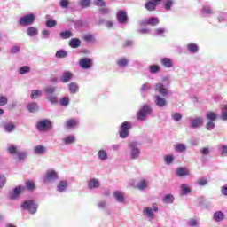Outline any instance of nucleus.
<instances>
[{
	"label": "nucleus",
	"mask_w": 227,
	"mask_h": 227,
	"mask_svg": "<svg viewBox=\"0 0 227 227\" xmlns=\"http://www.w3.org/2000/svg\"><path fill=\"white\" fill-rule=\"evenodd\" d=\"M57 25L58 22L54 20H49L48 21H46L47 27H56Z\"/></svg>",
	"instance_id": "obj_58"
},
{
	"label": "nucleus",
	"mask_w": 227,
	"mask_h": 227,
	"mask_svg": "<svg viewBox=\"0 0 227 227\" xmlns=\"http://www.w3.org/2000/svg\"><path fill=\"white\" fill-rule=\"evenodd\" d=\"M22 210H27L29 214L34 215L38 210V204L35 203V200H25L21 205Z\"/></svg>",
	"instance_id": "obj_5"
},
{
	"label": "nucleus",
	"mask_w": 227,
	"mask_h": 227,
	"mask_svg": "<svg viewBox=\"0 0 227 227\" xmlns=\"http://www.w3.org/2000/svg\"><path fill=\"white\" fill-rule=\"evenodd\" d=\"M98 12L101 15H109V13H111V9L107 8V7H102L98 10Z\"/></svg>",
	"instance_id": "obj_56"
},
{
	"label": "nucleus",
	"mask_w": 227,
	"mask_h": 227,
	"mask_svg": "<svg viewBox=\"0 0 227 227\" xmlns=\"http://www.w3.org/2000/svg\"><path fill=\"white\" fill-rule=\"evenodd\" d=\"M188 226H190V227H196V226H198V220H196L194 218H191L188 221Z\"/></svg>",
	"instance_id": "obj_63"
},
{
	"label": "nucleus",
	"mask_w": 227,
	"mask_h": 227,
	"mask_svg": "<svg viewBox=\"0 0 227 227\" xmlns=\"http://www.w3.org/2000/svg\"><path fill=\"white\" fill-rule=\"evenodd\" d=\"M94 4L99 8H104V6H106V2L104 0H94Z\"/></svg>",
	"instance_id": "obj_60"
},
{
	"label": "nucleus",
	"mask_w": 227,
	"mask_h": 227,
	"mask_svg": "<svg viewBox=\"0 0 227 227\" xmlns=\"http://www.w3.org/2000/svg\"><path fill=\"white\" fill-rule=\"evenodd\" d=\"M130 129H132V122L130 121L122 122L119 128L120 137L121 139H127V137H129V135L130 134V132L129 131L130 130Z\"/></svg>",
	"instance_id": "obj_4"
},
{
	"label": "nucleus",
	"mask_w": 227,
	"mask_h": 227,
	"mask_svg": "<svg viewBox=\"0 0 227 227\" xmlns=\"http://www.w3.org/2000/svg\"><path fill=\"white\" fill-rule=\"evenodd\" d=\"M26 187L28 191H35V183L32 181H27L26 183Z\"/></svg>",
	"instance_id": "obj_62"
},
{
	"label": "nucleus",
	"mask_w": 227,
	"mask_h": 227,
	"mask_svg": "<svg viewBox=\"0 0 227 227\" xmlns=\"http://www.w3.org/2000/svg\"><path fill=\"white\" fill-rule=\"evenodd\" d=\"M33 152L35 155H45V153H47V147L42 145H35L33 148Z\"/></svg>",
	"instance_id": "obj_20"
},
{
	"label": "nucleus",
	"mask_w": 227,
	"mask_h": 227,
	"mask_svg": "<svg viewBox=\"0 0 227 227\" xmlns=\"http://www.w3.org/2000/svg\"><path fill=\"white\" fill-rule=\"evenodd\" d=\"M213 219L215 221V223H221L222 221H224V213L222 211H216L213 215Z\"/></svg>",
	"instance_id": "obj_26"
},
{
	"label": "nucleus",
	"mask_w": 227,
	"mask_h": 227,
	"mask_svg": "<svg viewBox=\"0 0 227 227\" xmlns=\"http://www.w3.org/2000/svg\"><path fill=\"white\" fill-rule=\"evenodd\" d=\"M55 56L56 58L62 59V58H67V56H68V53L64 50H59L56 52Z\"/></svg>",
	"instance_id": "obj_51"
},
{
	"label": "nucleus",
	"mask_w": 227,
	"mask_h": 227,
	"mask_svg": "<svg viewBox=\"0 0 227 227\" xmlns=\"http://www.w3.org/2000/svg\"><path fill=\"white\" fill-rule=\"evenodd\" d=\"M177 176H189V171L185 168H178L176 169Z\"/></svg>",
	"instance_id": "obj_39"
},
{
	"label": "nucleus",
	"mask_w": 227,
	"mask_h": 227,
	"mask_svg": "<svg viewBox=\"0 0 227 227\" xmlns=\"http://www.w3.org/2000/svg\"><path fill=\"white\" fill-rule=\"evenodd\" d=\"M68 88H69V92L72 95H75V93H77V91H79V85H77V83H75V82H71L68 85Z\"/></svg>",
	"instance_id": "obj_34"
},
{
	"label": "nucleus",
	"mask_w": 227,
	"mask_h": 227,
	"mask_svg": "<svg viewBox=\"0 0 227 227\" xmlns=\"http://www.w3.org/2000/svg\"><path fill=\"white\" fill-rule=\"evenodd\" d=\"M154 104L158 107H166L168 106V101H166V98L156 95L154 96Z\"/></svg>",
	"instance_id": "obj_17"
},
{
	"label": "nucleus",
	"mask_w": 227,
	"mask_h": 227,
	"mask_svg": "<svg viewBox=\"0 0 227 227\" xmlns=\"http://www.w3.org/2000/svg\"><path fill=\"white\" fill-rule=\"evenodd\" d=\"M218 152L222 157H227V145H220L218 146Z\"/></svg>",
	"instance_id": "obj_40"
},
{
	"label": "nucleus",
	"mask_w": 227,
	"mask_h": 227,
	"mask_svg": "<svg viewBox=\"0 0 227 227\" xmlns=\"http://www.w3.org/2000/svg\"><path fill=\"white\" fill-rule=\"evenodd\" d=\"M16 155H18L19 160H24V159H26V157H27V152H26V151L19 152V153H17Z\"/></svg>",
	"instance_id": "obj_53"
},
{
	"label": "nucleus",
	"mask_w": 227,
	"mask_h": 227,
	"mask_svg": "<svg viewBox=\"0 0 227 227\" xmlns=\"http://www.w3.org/2000/svg\"><path fill=\"white\" fill-rule=\"evenodd\" d=\"M186 49L189 51V52H191V54H196L200 51V47L194 43H188L186 45Z\"/></svg>",
	"instance_id": "obj_24"
},
{
	"label": "nucleus",
	"mask_w": 227,
	"mask_h": 227,
	"mask_svg": "<svg viewBox=\"0 0 227 227\" xmlns=\"http://www.w3.org/2000/svg\"><path fill=\"white\" fill-rule=\"evenodd\" d=\"M168 88H169V86H166L161 82H158L154 85L155 91H158V93H160V95L162 97L168 95L169 91L168 90Z\"/></svg>",
	"instance_id": "obj_11"
},
{
	"label": "nucleus",
	"mask_w": 227,
	"mask_h": 227,
	"mask_svg": "<svg viewBox=\"0 0 227 227\" xmlns=\"http://www.w3.org/2000/svg\"><path fill=\"white\" fill-rule=\"evenodd\" d=\"M174 148L176 152H177L178 153H184V152H186L187 150V145L185 144L179 143V144H176L174 146Z\"/></svg>",
	"instance_id": "obj_31"
},
{
	"label": "nucleus",
	"mask_w": 227,
	"mask_h": 227,
	"mask_svg": "<svg viewBox=\"0 0 227 227\" xmlns=\"http://www.w3.org/2000/svg\"><path fill=\"white\" fill-rule=\"evenodd\" d=\"M206 118L207 120H209V121H215L217 120V114L214 112H207Z\"/></svg>",
	"instance_id": "obj_43"
},
{
	"label": "nucleus",
	"mask_w": 227,
	"mask_h": 227,
	"mask_svg": "<svg viewBox=\"0 0 227 227\" xmlns=\"http://www.w3.org/2000/svg\"><path fill=\"white\" fill-rule=\"evenodd\" d=\"M29 72H31V67H29V66H23L19 69V74L20 75H25V74H29Z\"/></svg>",
	"instance_id": "obj_45"
},
{
	"label": "nucleus",
	"mask_w": 227,
	"mask_h": 227,
	"mask_svg": "<svg viewBox=\"0 0 227 227\" xmlns=\"http://www.w3.org/2000/svg\"><path fill=\"white\" fill-rule=\"evenodd\" d=\"M100 187V180L97 178H91L88 181V189L93 191V189H98Z\"/></svg>",
	"instance_id": "obj_18"
},
{
	"label": "nucleus",
	"mask_w": 227,
	"mask_h": 227,
	"mask_svg": "<svg viewBox=\"0 0 227 227\" xmlns=\"http://www.w3.org/2000/svg\"><path fill=\"white\" fill-rule=\"evenodd\" d=\"M201 13L202 15H206V16L212 15L213 13L212 7L208 5H204L202 7Z\"/></svg>",
	"instance_id": "obj_41"
},
{
	"label": "nucleus",
	"mask_w": 227,
	"mask_h": 227,
	"mask_svg": "<svg viewBox=\"0 0 227 227\" xmlns=\"http://www.w3.org/2000/svg\"><path fill=\"white\" fill-rule=\"evenodd\" d=\"M27 109L29 111V113H36V111L40 109V106L36 102H32L27 106Z\"/></svg>",
	"instance_id": "obj_29"
},
{
	"label": "nucleus",
	"mask_w": 227,
	"mask_h": 227,
	"mask_svg": "<svg viewBox=\"0 0 227 227\" xmlns=\"http://www.w3.org/2000/svg\"><path fill=\"white\" fill-rule=\"evenodd\" d=\"M171 118L174 120V121H180L182 120V114L174 113L171 114Z\"/></svg>",
	"instance_id": "obj_54"
},
{
	"label": "nucleus",
	"mask_w": 227,
	"mask_h": 227,
	"mask_svg": "<svg viewBox=\"0 0 227 227\" xmlns=\"http://www.w3.org/2000/svg\"><path fill=\"white\" fill-rule=\"evenodd\" d=\"M155 8H157L156 2L150 1L145 4V10H147V12H153V10H155Z\"/></svg>",
	"instance_id": "obj_35"
},
{
	"label": "nucleus",
	"mask_w": 227,
	"mask_h": 227,
	"mask_svg": "<svg viewBox=\"0 0 227 227\" xmlns=\"http://www.w3.org/2000/svg\"><path fill=\"white\" fill-rule=\"evenodd\" d=\"M157 212H159V207H157L156 203H153L152 207H145L143 209V214L147 219H153Z\"/></svg>",
	"instance_id": "obj_6"
},
{
	"label": "nucleus",
	"mask_w": 227,
	"mask_h": 227,
	"mask_svg": "<svg viewBox=\"0 0 227 227\" xmlns=\"http://www.w3.org/2000/svg\"><path fill=\"white\" fill-rule=\"evenodd\" d=\"M116 18L119 24H127V22H129V16L127 15V12L123 10L117 12Z\"/></svg>",
	"instance_id": "obj_12"
},
{
	"label": "nucleus",
	"mask_w": 227,
	"mask_h": 227,
	"mask_svg": "<svg viewBox=\"0 0 227 227\" xmlns=\"http://www.w3.org/2000/svg\"><path fill=\"white\" fill-rule=\"evenodd\" d=\"M149 72H150V74H157V73L160 72V67H159L157 65L149 66Z\"/></svg>",
	"instance_id": "obj_47"
},
{
	"label": "nucleus",
	"mask_w": 227,
	"mask_h": 227,
	"mask_svg": "<svg viewBox=\"0 0 227 227\" xmlns=\"http://www.w3.org/2000/svg\"><path fill=\"white\" fill-rule=\"evenodd\" d=\"M150 181L148 179H140L137 184V189H138V191H145L148 189Z\"/></svg>",
	"instance_id": "obj_19"
},
{
	"label": "nucleus",
	"mask_w": 227,
	"mask_h": 227,
	"mask_svg": "<svg viewBox=\"0 0 227 227\" xmlns=\"http://www.w3.org/2000/svg\"><path fill=\"white\" fill-rule=\"evenodd\" d=\"M59 179V176L57 171L50 169L47 170L44 177H43V182L44 184H54L56 180Z\"/></svg>",
	"instance_id": "obj_7"
},
{
	"label": "nucleus",
	"mask_w": 227,
	"mask_h": 227,
	"mask_svg": "<svg viewBox=\"0 0 227 227\" xmlns=\"http://www.w3.org/2000/svg\"><path fill=\"white\" fill-rule=\"evenodd\" d=\"M78 4L81 8H90L91 0H79Z\"/></svg>",
	"instance_id": "obj_42"
},
{
	"label": "nucleus",
	"mask_w": 227,
	"mask_h": 227,
	"mask_svg": "<svg viewBox=\"0 0 227 227\" xmlns=\"http://www.w3.org/2000/svg\"><path fill=\"white\" fill-rule=\"evenodd\" d=\"M59 36L62 40H68V38H72L74 34L70 30H65L60 32Z\"/></svg>",
	"instance_id": "obj_32"
},
{
	"label": "nucleus",
	"mask_w": 227,
	"mask_h": 227,
	"mask_svg": "<svg viewBox=\"0 0 227 227\" xmlns=\"http://www.w3.org/2000/svg\"><path fill=\"white\" fill-rule=\"evenodd\" d=\"M68 189V181L67 180H60L57 184V191L58 192H65Z\"/></svg>",
	"instance_id": "obj_23"
},
{
	"label": "nucleus",
	"mask_w": 227,
	"mask_h": 227,
	"mask_svg": "<svg viewBox=\"0 0 227 227\" xmlns=\"http://www.w3.org/2000/svg\"><path fill=\"white\" fill-rule=\"evenodd\" d=\"M38 97H42V90H33L30 93V98L32 100H35Z\"/></svg>",
	"instance_id": "obj_44"
},
{
	"label": "nucleus",
	"mask_w": 227,
	"mask_h": 227,
	"mask_svg": "<svg viewBox=\"0 0 227 227\" xmlns=\"http://www.w3.org/2000/svg\"><path fill=\"white\" fill-rule=\"evenodd\" d=\"M79 65L83 70H88L93 67V60L90 58H82L79 60Z\"/></svg>",
	"instance_id": "obj_14"
},
{
	"label": "nucleus",
	"mask_w": 227,
	"mask_h": 227,
	"mask_svg": "<svg viewBox=\"0 0 227 227\" xmlns=\"http://www.w3.org/2000/svg\"><path fill=\"white\" fill-rule=\"evenodd\" d=\"M7 150H8V153H11V155H17V153H19V152L17 151V146L13 145H8Z\"/></svg>",
	"instance_id": "obj_48"
},
{
	"label": "nucleus",
	"mask_w": 227,
	"mask_h": 227,
	"mask_svg": "<svg viewBox=\"0 0 227 227\" xmlns=\"http://www.w3.org/2000/svg\"><path fill=\"white\" fill-rule=\"evenodd\" d=\"M59 104L60 106H62L63 107H67V106H68V104H70V98H62L59 100Z\"/></svg>",
	"instance_id": "obj_52"
},
{
	"label": "nucleus",
	"mask_w": 227,
	"mask_h": 227,
	"mask_svg": "<svg viewBox=\"0 0 227 227\" xmlns=\"http://www.w3.org/2000/svg\"><path fill=\"white\" fill-rule=\"evenodd\" d=\"M114 198L117 203H125V193L121 191H115L114 192Z\"/></svg>",
	"instance_id": "obj_22"
},
{
	"label": "nucleus",
	"mask_w": 227,
	"mask_h": 227,
	"mask_svg": "<svg viewBox=\"0 0 227 227\" xmlns=\"http://www.w3.org/2000/svg\"><path fill=\"white\" fill-rule=\"evenodd\" d=\"M160 63L165 68H171L173 67V60L169 58L161 59Z\"/></svg>",
	"instance_id": "obj_30"
},
{
	"label": "nucleus",
	"mask_w": 227,
	"mask_h": 227,
	"mask_svg": "<svg viewBox=\"0 0 227 227\" xmlns=\"http://www.w3.org/2000/svg\"><path fill=\"white\" fill-rule=\"evenodd\" d=\"M221 118L223 121H227V106L222 109Z\"/></svg>",
	"instance_id": "obj_61"
},
{
	"label": "nucleus",
	"mask_w": 227,
	"mask_h": 227,
	"mask_svg": "<svg viewBox=\"0 0 227 227\" xmlns=\"http://www.w3.org/2000/svg\"><path fill=\"white\" fill-rule=\"evenodd\" d=\"M98 157L99 160H107L109 159V155H107V152L106 150L101 149L98 152Z\"/></svg>",
	"instance_id": "obj_33"
},
{
	"label": "nucleus",
	"mask_w": 227,
	"mask_h": 227,
	"mask_svg": "<svg viewBox=\"0 0 227 227\" xmlns=\"http://www.w3.org/2000/svg\"><path fill=\"white\" fill-rule=\"evenodd\" d=\"M36 17L34 13H28L27 15H24L23 17L20 18L19 20V25L20 26H33Z\"/></svg>",
	"instance_id": "obj_8"
},
{
	"label": "nucleus",
	"mask_w": 227,
	"mask_h": 227,
	"mask_svg": "<svg viewBox=\"0 0 227 227\" xmlns=\"http://www.w3.org/2000/svg\"><path fill=\"white\" fill-rule=\"evenodd\" d=\"M153 113L152 106L150 105L145 104L142 106V108L137 113V120L138 121H145L146 120V116H150Z\"/></svg>",
	"instance_id": "obj_3"
},
{
	"label": "nucleus",
	"mask_w": 227,
	"mask_h": 227,
	"mask_svg": "<svg viewBox=\"0 0 227 227\" xmlns=\"http://www.w3.org/2000/svg\"><path fill=\"white\" fill-rule=\"evenodd\" d=\"M163 160L167 166H169L170 164H173V161L175 160V156H173L172 154H167L164 156Z\"/></svg>",
	"instance_id": "obj_37"
},
{
	"label": "nucleus",
	"mask_w": 227,
	"mask_h": 227,
	"mask_svg": "<svg viewBox=\"0 0 227 227\" xmlns=\"http://www.w3.org/2000/svg\"><path fill=\"white\" fill-rule=\"evenodd\" d=\"M24 186H17L13 189V191L9 192V198L10 200H17L19 196H20V193L24 191Z\"/></svg>",
	"instance_id": "obj_15"
},
{
	"label": "nucleus",
	"mask_w": 227,
	"mask_h": 227,
	"mask_svg": "<svg viewBox=\"0 0 227 227\" xmlns=\"http://www.w3.org/2000/svg\"><path fill=\"white\" fill-rule=\"evenodd\" d=\"M126 155L130 160L141 159V145L138 142H129L127 145Z\"/></svg>",
	"instance_id": "obj_1"
},
{
	"label": "nucleus",
	"mask_w": 227,
	"mask_h": 227,
	"mask_svg": "<svg viewBox=\"0 0 227 227\" xmlns=\"http://www.w3.org/2000/svg\"><path fill=\"white\" fill-rule=\"evenodd\" d=\"M159 18L151 17L148 19V26H159Z\"/></svg>",
	"instance_id": "obj_46"
},
{
	"label": "nucleus",
	"mask_w": 227,
	"mask_h": 227,
	"mask_svg": "<svg viewBox=\"0 0 227 227\" xmlns=\"http://www.w3.org/2000/svg\"><path fill=\"white\" fill-rule=\"evenodd\" d=\"M189 121L192 129H200L204 121L201 116L191 117Z\"/></svg>",
	"instance_id": "obj_10"
},
{
	"label": "nucleus",
	"mask_w": 227,
	"mask_h": 227,
	"mask_svg": "<svg viewBox=\"0 0 227 227\" xmlns=\"http://www.w3.org/2000/svg\"><path fill=\"white\" fill-rule=\"evenodd\" d=\"M163 203L171 204L175 202V196L172 194H167L162 199Z\"/></svg>",
	"instance_id": "obj_36"
},
{
	"label": "nucleus",
	"mask_w": 227,
	"mask_h": 227,
	"mask_svg": "<svg viewBox=\"0 0 227 227\" xmlns=\"http://www.w3.org/2000/svg\"><path fill=\"white\" fill-rule=\"evenodd\" d=\"M70 2L68 0H61L59 5L61 8H68Z\"/></svg>",
	"instance_id": "obj_64"
},
{
	"label": "nucleus",
	"mask_w": 227,
	"mask_h": 227,
	"mask_svg": "<svg viewBox=\"0 0 227 227\" xmlns=\"http://www.w3.org/2000/svg\"><path fill=\"white\" fill-rule=\"evenodd\" d=\"M51 125L52 122H51L50 120L43 119L36 123V129L39 130V132H47V130L51 129Z\"/></svg>",
	"instance_id": "obj_9"
},
{
	"label": "nucleus",
	"mask_w": 227,
	"mask_h": 227,
	"mask_svg": "<svg viewBox=\"0 0 227 227\" xmlns=\"http://www.w3.org/2000/svg\"><path fill=\"white\" fill-rule=\"evenodd\" d=\"M4 130L5 132H13L15 130V124L14 123H8L4 125Z\"/></svg>",
	"instance_id": "obj_50"
},
{
	"label": "nucleus",
	"mask_w": 227,
	"mask_h": 227,
	"mask_svg": "<svg viewBox=\"0 0 227 227\" xmlns=\"http://www.w3.org/2000/svg\"><path fill=\"white\" fill-rule=\"evenodd\" d=\"M68 45L71 47V49H79V46L81 45V39L72 38L69 41Z\"/></svg>",
	"instance_id": "obj_27"
},
{
	"label": "nucleus",
	"mask_w": 227,
	"mask_h": 227,
	"mask_svg": "<svg viewBox=\"0 0 227 227\" xmlns=\"http://www.w3.org/2000/svg\"><path fill=\"white\" fill-rule=\"evenodd\" d=\"M27 35L28 36H36V35H38V28H36L35 27H29L27 29Z\"/></svg>",
	"instance_id": "obj_38"
},
{
	"label": "nucleus",
	"mask_w": 227,
	"mask_h": 227,
	"mask_svg": "<svg viewBox=\"0 0 227 227\" xmlns=\"http://www.w3.org/2000/svg\"><path fill=\"white\" fill-rule=\"evenodd\" d=\"M181 195L182 196H187V194H191L192 189L188 184H181Z\"/></svg>",
	"instance_id": "obj_28"
},
{
	"label": "nucleus",
	"mask_w": 227,
	"mask_h": 227,
	"mask_svg": "<svg viewBox=\"0 0 227 227\" xmlns=\"http://www.w3.org/2000/svg\"><path fill=\"white\" fill-rule=\"evenodd\" d=\"M152 90V84L151 83H144L142 87L140 88L141 93H145V91H150Z\"/></svg>",
	"instance_id": "obj_49"
},
{
	"label": "nucleus",
	"mask_w": 227,
	"mask_h": 227,
	"mask_svg": "<svg viewBox=\"0 0 227 227\" xmlns=\"http://www.w3.org/2000/svg\"><path fill=\"white\" fill-rule=\"evenodd\" d=\"M171 6H173V0H166L164 3V8L167 12L171 10Z\"/></svg>",
	"instance_id": "obj_55"
},
{
	"label": "nucleus",
	"mask_w": 227,
	"mask_h": 227,
	"mask_svg": "<svg viewBox=\"0 0 227 227\" xmlns=\"http://www.w3.org/2000/svg\"><path fill=\"white\" fill-rule=\"evenodd\" d=\"M57 90H58V88H56L54 86H48L43 89V91L46 95V99L52 106H56V104H58V102H59L58 96H56V94H54V92L57 91Z\"/></svg>",
	"instance_id": "obj_2"
},
{
	"label": "nucleus",
	"mask_w": 227,
	"mask_h": 227,
	"mask_svg": "<svg viewBox=\"0 0 227 227\" xmlns=\"http://www.w3.org/2000/svg\"><path fill=\"white\" fill-rule=\"evenodd\" d=\"M62 143H64V145H74V143H75V136L74 135H67L65 137L62 138Z\"/></svg>",
	"instance_id": "obj_25"
},
{
	"label": "nucleus",
	"mask_w": 227,
	"mask_h": 227,
	"mask_svg": "<svg viewBox=\"0 0 227 227\" xmlns=\"http://www.w3.org/2000/svg\"><path fill=\"white\" fill-rule=\"evenodd\" d=\"M76 127H79V120L77 119H68L64 123V128L67 130H74Z\"/></svg>",
	"instance_id": "obj_13"
},
{
	"label": "nucleus",
	"mask_w": 227,
	"mask_h": 227,
	"mask_svg": "<svg viewBox=\"0 0 227 227\" xmlns=\"http://www.w3.org/2000/svg\"><path fill=\"white\" fill-rule=\"evenodd\" d=\"M116 65L118 68L123 70L129 67V59L127 57H120L116 59Z\"/></svg>",
	"instance_id": "obj_16"
},
{
	"label": "nucleus",
	"mask_w": 227,
	"mask_h": 227,
	"mask_svg": "<svg viewBox=\"0 0 227 227\" xmlns=\"http://www.w3.org/2000/svg\"><path fill=\"white\" fill-rule=\"evenodd\" d=\"M8 104V98L6 96H0V107Z\"/></svg>",
	"instance_id": "obj_59"
},
{
	"label": "nucleus",
	"mask_w": 227,
	"mask_h": 227,
	"mask_svg": "<svg viewBox=\"0 0 227 227\" xmlns=\"http://www.w3.org/2000/svg\"><path fill=\"white\" fill-rule=\"evenodd\" d=\"M197 184L200 187H203L208 184V180H207L205 177H202L197 181Z\"/></svg>",
	"instance_id": "obj_57"
},
{
	"label": "nucleus",
	"mask_w": 227,
	"mask_h": 227,
	"mask_svg": "<svg viewBox=\"0 0 227 227\" xmlns=\"http://www.w3.org/2000/svg\"><path fill=\"white\" fill-rule=\"evenodd\" d=\"M72 77H74V74L70 73V71H65L60 76V81L64 84H67V82H70L72 81Z\"/></svg>",
	"instance_id": "obj_21"
}]
</instances>
